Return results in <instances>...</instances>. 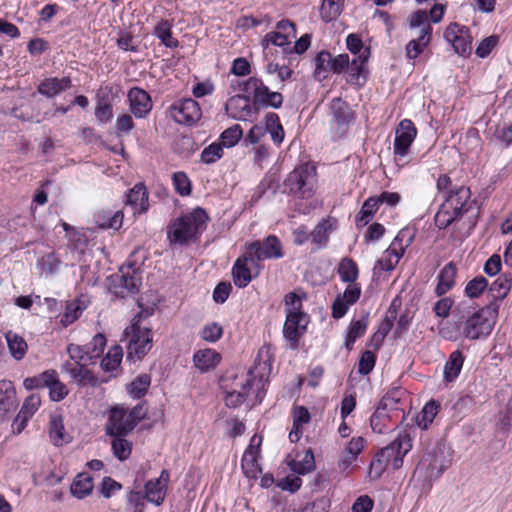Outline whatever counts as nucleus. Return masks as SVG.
<instances>
[{"label": "nucleus", "instance_id": "nucleus-1", "mask_svg": "<svg viewBox=\"0 0 512 512\" xmlns=\"http://www.w3.org/2000/svg\"><path fill=\"white\" fill-rule=\"evenodd\" d=\"M270 371L269 361H259L246 374L236 377L234 387L226 393V406L235 408L244 402L251 406L259 404L265 395Z\"/></svg>", "mask_w": 512, "mask_h": 512}, {"label": "nucleus", "instance_id": "nucleus-2", "mask_svg": "<svg viewBox=\"0 0 512 512\" xmlns=\"http://www.w3.org/2000/svg\"><path fill=\"white\" fill-rule=\"evenodd\" d=\"M338 274L342 282L348 283L342 294L332 304V316L335 319L344 317L349 307L355 304L361 295V287L356 283L358 278L357 264L351 258H343L338 265Z\"/></svg>", "mask_w": 512, "mask_h": 512}, {"label": "nucleus", "instance_id": "nucleus-3", "mask_svg": "<svg viewBox=\"0 0 512 512\" xmlns=\"http://www.w3.org/2000/svg\"><path fill=\"white\" fill-rule=\"evenodd\" d=\"M207 215L201 208L174 220L169 226L168 239L171 244L183 245L195 239L206 228Z\"/></svg>", "mask_w": 512, "mask_h": 512}, {"label": "nucleus", "instance_id": "nucleus-4", "mask_svg": "<svg viewBox=\"0 0 512 512\" xmlns=\"http://www.w3.org/2000/svg\"><path fill=\"white\" fill-rule=\"evenodd\" d=\"M411 39L406 44V57L416 59L429 46L432 38V26L428 21L427 12L417 10L407 18Z\"/></svg>", "mask_w": 512, "mask_h": 512}, {"label": "nucleus", "instance_id": "nucleus-5", "mask_svg": "<svg viewBox=\"0 0 512 512\" xmlns=\"http://www.w3.org/2000/svg\"><path fill=\"white\" fill-rule=\"evenodd\" d=\"M469 199L470 190L465 186H459L445 192L443 202L434 218L436 226L439 229H445L457 220L465 210Z\"/></svg>", "mask_w": 512, "mask_h": 512}, {"label": "nucleus", "instance_id": "nucleus-6", "mask_svg": "<svg viewBox=\"0 0 512 512\" xmlns=\"http://www.w3.org/2000/svg\"><path fill=\"white\" fill-rule=\"evenodd\" d=\"M499 305L492 302L486 307L475 311L463 324V335L471 340L488 336L495 324Z\"/></svg>", "mask_w": 512, "mask_h": 512}, {"label": "nucleus", "instance_id": "nucleus-7", "mask_svg": "<svg viewBox=\"0 0 512 512\" xmlns=\"http://www.w3.org/2000/svg\"><path fill=\"white\" fill-rule=\"evenodd\" d=\"M124 334L128 340L127 359L131 361L141 360L152 348V333L150 328L140 323V316H135L131 325Z\"/></svg>", "mask_w": 512, "mask_h": 512}, {"label": "nucleus", "instance_id": "nucleus-8", "mask_svg": "<svg viewBox=\"0 0 512 512\" xmlns=\"http://www.w3.org/2000/svg\"><path fill=\"white\" fill-rule=\"evenodd\" d=\"M329 130L334 140L342 139L348 133L355 120V113L350 105L341 98H334L329 106Z\"/></svg>", "mask_w": 512, "mask_h": 512}, {"label": "nucleus", "instance_id": "nucleus-9", "mask_svg": "<svg viewBox=\"0 0 512 512\" xmlns=\"http://www.w3.org/2000/svg\"><path fill=\"white\" fill-rule=\"evenodd\" d=\"M141 286V273L136 264L128 263L110 277L112 292L120 297L136 293Z\"/></svg>", "mask_w": 512, "mask_h": 512}, {"label": "nucleus", "instance_id": "nucleus-10", "mask_svg": "<svg viewBox=\"0 0 512 512\" xmlns=\"http://www.w3.org/2000/svg\"><path fill=\"white\" fill-rule=\"evenodd\" d=\"M413 236L408 229L401 230L374 266V272L391 271L398 264Z\"/></svg>", "mask_w": 512, "mask_h": 512}, {"label": "nucleus", "instance_id": "nucleus-11", "mask_svg": "<svg viewBox=\"0 0 512 512\" xmlns=\"http://www.w3.org/2000/svg\"><path fill=\"white\" fill-rule=\"evenodd\" d=\"M290 193L299 198H310L315 187V173L308 165H300L289 173L284 182Z\"/></svg>", "mask_w": 512, "mask_h": 512}, {"label": "nucleus", "instance_id": "nucleus-12", "mask_svg": "<svg viewBox=\"0 0 512 512\" xmlns=\"http://www.w3.org/2000/svg\"><path fill=\"white\" fill-rule=\"evenodd\" d=\"M246 90L252 94L254 102L261 106L277 109L283 103L282 94L271 91L261 78L250 77L246 82Z\"/></svg>", "mask_w": 512, "mask_h": 512}, {"label": "nucleus", "instance_id": "nucleus-13", "mask_svg": "<svg viewBox=\"0 0 512 512\" xmlns=\"http://www.w3.org/2000/svg\"><path fill=\"white\" fill-rule=\"evenodd\" d=\"M412 441L407 432L400 433L389 445L382 448L378 455L384 459L388 465L398 469L403 464L404 456L411 450Z\"/></svg>", "mask_w": 512, "mask_h": 512}, {"label": "nucleus", "instance_id": "nucleus-14", "mask_svg": "<svg viewBox=\"0 0 512 512\" xmlns=\"http://www.w3.org/2000/svg\"><path fill=\"white\" fill-rule=\"evenodd\" d=\"M417 136V129L410 119H403L395 129L393 154L397 160L405 158Z\"/></svg>", "mask_w": 512, "mask_h": 512}, {"label": "nucleus", "instance_id": "nucleus-15", "mask_svg": "<svg viewBox=\"0 0 512 512\" xmlns=\"http://www.w3.org/2000/svg\"><path fill=\"white\" fill-rule=\"evenodd\" d=\"M260 269V263L246 251L234 263L232 269L234 284L239 288L246 287L251 282L253 275H258Z\"/></svg>", "mask_w": 512, "mask_h": 512}, {"label": "nucleus", "instance_id": "nucleus-16", "mask_svg": "<svg viewBox=\"0 0 512 512\" xmlns=\"http://www.w3.org/2000/svg\"><path fill=\"white\" fill-rule=\"evenodd\" d=\"M444 37L458 55L467 57L471 54L472 36L466 26L452 23L446 28Z\"/></svg>", "mask_w": 512, "mask_h": 512}, {"label": "nucleus", "instance_id": "nucleus-17", "mask_svg": "<svg viewBox=\"0 0 512 512\" xmlns=\"http://www.w3.org/2000/svg\"><path fill=\"white\" fill-rule=\"evenodd\" d=\"M171 117L179 124L193 125L202 116L201 108L192 98L175 102L170 109Z\"/></svg>", "mask_w": 512, "mask_h": 512}, {"label": "nucleus", "instance_id": "nucleus-18", "mask_svg": "<svg viewBox=\"0 0 512 512\" xmlns=\"http://www.w3.org/2000/svg\"><path fill=\"white\" fill-rule=\"evenodd\" d=\"M309 323L307 314H288L283 326V336L290 349H296Z\"/></svg>", "mask_w": 512, "mask_h": 512}, {"label": "nucleus", "instance_id": "nucleus-19", "mask_svg": "<svg viewBox=\"0 0 512 512\" xmlns=\"http://www.w3.org/2000/svg\"><path fill=\"white\" fill-rule=\"evenodd\" d=\"M295 38V25L290 20L285 19L277 23L275 31H271L264 36L261 45L264 51H268L270 44L285 47L286 45H290L291 41Z\"/></svg>", "mask_w": 512, "mask_h": 512}, {"label": "nucleus", "instance_id": "nucleus-20", "mask_svg": "<svg viewBox=\"0 0 512 512\" xmlns=\"http://www.w3.org/2000/svg\"><path fill=\"white\" fill-rule=\"evenodd\" d=\"M247 252L259 263L265 259H278L283 256L281 243L274 235L268 236L263 242L254 241L248 244Z\"/></svg>", "mask_w": 512, "mask_h": 512}, {"label": "nucleus", "instance_id": "nucleus-21", "mask_svg": "<svg viewBox=\"0 0 512 512\" xmlns=\"http://www.w3.org/2000/svg\"><path fill=\"white\" fill-rule=\"evenodd\" d=\"M133 421L128 415V408L116 406L110 410L106 433L110 436H125L134 429Z\"/></svg>", "mask_w": 512, "mask_h": 512}, {"label": "nucleus", "instance_id": "nucleus-22", "mask_svg": "<svg viewBox=\"0 0 512 512\" xmlns=\"http://www.w3.org/2000/svg\"><path fill=\"white\" fill-rule=\"evenodd\" d=\"M450 461L444 456V451L439 449L433 455L424 456L418 465V470H424L426 478L436 480L449 467Z\"/></svg>", "mask_w": 512, "mask_h": 512}, {"label": "nucleus", "instance_id": "nucleus-23", "mask_svg": "<svg viewBox=\"0 0 512 512\" xmlns=\"http://www.w3.org/2000/svg\"><path fill=\"white\" fill-rule=\"evenodd\" d=\"M261 438L253 436L249 447L245 450L242 460L241 467L243 473L247 478L255 479L261 473V466L259 464Z\"/></svg>", "mask_w": 512, "mask_h": 512}, {"label": "nucleus", "instance_id": "nucleus-24", "mask_svg": "<svg viewBox=\"0 0 512 512\" xmlns=\"http://www.w3.org/2000/svg\"><path fill=\"white\" fill-rule=\"evenodd\" d=\"M169 480V472L162 470L158 478L150 480L145 484L144 498L148 502L160 506L164 502Z\"/></svg>", "mask_w": 512, "mask_h": 512}, {"label": "nucleus", "instance_id": "nucleus-25", "mask_svg": "<svg viewBox=\"0 0 512 512\" xmlns=\"http://www.w3.org/2000/svg\"><path fill=\"white\" fill-rule=\"evenodd\" d=\"M225 109L230 117L240 121L248 120L254 113L250 99L242 95L231 97L227 101Z\"/></svg>", "mask_w": 512, "mask_h": 512}, {"label": "nucleus", "instance_id": "nucleus-26", "mask_svg": "<svg viewBox=\"0 0 512 512\" xmlns=\"http://www.w3.org/2000/svg\"><path fill=\"white\" fill-rule=\"evenodd\" d=\"M128 100L132 113L138 118L145 117L152 109L149 94L141 88H132L128 93Z\"/></svg>", "mask_w": 512, "mask_h": 512}, {"label": "nucleus", "instance_id": "nucleus-27", "mask_svg": "<svg viewBox=\"0 0 512 512\" xmlns=\"http://www.w3.org/2000/svg\"><path fill=\"white\" fill-rule=\"evenodd\" d=\"M366 57L357 56L351 62L347 54L332 56V72L341 73L345 69L352 75L359 77L363 71Z\"/></svg>", "mask_w": 512, "mask_h": 512}, {"label": "nucleus", "instance_id": "nucleus-28", "mask_svg": "<svg viewBox=\"0 0 512 512\" xmlns=\"http://www.w3.org/2000/svg\"><path fill=\"white\" fill-rule=\"evenodd\" d=\"M41 405V398L37 394L29 395L23 402L22 407L15 418L14 425L19 434L26 427L28 420L36 413Z\"/></svg>", "mask_w": 512, "mask_h": 512}, {"label": "nucleus", "instance_id": "nucleus-29", "mask_svg": "<svg viewBox=\"0 0 512 512\" xmlns=\"http://www.w3.org/2000/svg\"><path fill=\"white\" fill-rule=\"evenodd\" d=\"M338 222L335 218L328 217L319 222L311 232V242L316 248L326 246L330 235L337 229Z\"/></svg>", "mask_w": 512, "mask_h": 512}, {"label": "nucleus", "instance_id": "nucleus-30", "mask_svg": "<svg viewBox=\"0 0 512 512\" xmlns=\"http://www.w3.org/2000/svg\"><path fill=\"white\" fill-rule=\"evenodd\" d=\"M127 205L134 214H141L148 210V192L143 184L135 185L127 195Z\"/></svg>", "mask_w": 512, "mask_h": 512}, {"label": "nucleus", "instance_id": "nucleus-31", "mask_svg": "<svg viewBox=\"0 0 512 512\" xmlns=\"http://www.w3.org/2000/svg\"><path fill=\"white\" fill-rule=\"evenodd\" d=\"M71 87L69 77H50L44 79L38 86V92L46 97H55Z\"/></svg>", "mask_w": 512, "mask_h": 512}, {"label": "nucleus", "instance_id": "nucleus-32", "mask_svg": "<svg viewBox=\"0 0 512 512\" xmlns=\"http://www.w3.org/2000/svg\"><path fill=\"white\" fill-rule=\"evenodd\" d=\"M16 391L14 385L9 380L0 381V420L14 408Z\"/></svg>", "mask_w": 512, "mask_h": 512}, {"label": "nucleus", "instance_id": "nucleus-33", "mask_svg": "<svg viewBox=\"0 0 512 512\" xmlns=\"http://www.w3.org/2000/svg\"><path fill=\"white\" fill-rule=\"evenodd\" d=\"M111 89L108 87L101 88L98 92V101L95 107V117L100 123H108L113 118V108L108 95Z\"/></svg>", "mask_w": 512, "mask_h": 512}, {"label": "nucleus", "instance_id": "nucleus-34", "mask_svg": "<svg viewBox=\"0 0 512 512\" xmlns=\"http://www.w3.org/2000/svg\"><path fill=\"white\" fill-rule=\"evenodd\" d=\"M293 426L289 433V439L292 443H296L300 440L303 434V425L308 424L311 420V416L307 408L304 406H295L292 412Z\"/></svg>", "mask_w": 512, "mask_h": 512}, {"label": "nucleus", "instance_id": "nucleus-35", "mask_svg": "<svg viewBox=\"0 0 512 512\" xmlns=\"http://www.w3.org/2000/svg\"><path fill=\"white\" fill-rule=\"evenodd\" d=\"M457 274L456 265L452 262L446 264L437 276L438 283L435 288V294L442 296L450 291L455 285V277Z\"/></svg>", "mask_w": 512, "mask_h": 512}, {"label": "nucleus", "instance_id": "nucleus-36", "mask_svg": "<svg viewBox=\"0 0 512 512\" xmlns=\"http://www.w3.org/2000/svg\"><path fill=\"white\" fill-rule=\"evenodd\" d=\"M63 369L69 374L71 379L77 382L79 385H95L96 379L84 364H73L72 362H66L63 365Z\"/></svg>", "mask_w": 512, "mask_h": 512}, {"label": "nucleus", "instance_id": "nucleus-37", "mask_svg": "<svg viewBox=\"0 0 512 512\" xmlns=\"http://www.w3.org/2000/svg\"><path fill=\"white\" fill-rule=\"evenodd\" d=\"M290 470L299 475L310 473L315 468V459L313 452L309 449L303 454H297L296 458L287 460Z\"/></svg>", "mask_w": 512, "mask_h": 512}, {"label": "nucleus", "instance_id": "nucleus-38", "mask_svg": "<svg viewBox=\"0 0 512 512\" xmlns=\"http://www.w3.org/2000/svg\"><path fill=\"white\" fill-rule=\"evenodd\" d=\"M220 360V354L211 348L198 350L193 356L195 366L202 372L215 368Z\"/></svg>", "mask_w": 512, "mask_h": 512}, {"label": "nucleus", "instance_id": "nucleus-39", "mask_svg": "<svg viewBox=\"0 0 512 512\" xmlns=\"http://www.w3.org/2000/svg\"><path fill=\"white\" fill-rule=\"evenodd\" d=\"M49 437L55 446H62L70 442L71 438L65 430L63 419L60 415L51 416Z\"/></svg>", "mask_w": 512, "mask_h": 512}, {"label": "nucleus", "instance_id": "nucleus-40", "mask_svg": "<svg viewBox=\"0 0 512 512\" xmlns=\"http://www.w3.org/2000/svg\"><path fill=\"white\" fill-rule=\"evenodd\" d=\"M47 382L45 387L49 389V396L52 401L58 402L63 400L68 395V389L63 384L55 370H48V375L45 376Z\"/></svg>", "mask_w": 512, "mask_h": 512}, {"label": "nucleus", "instance_id": "nucleus-41", "mask_svg": "<svg viewBox=\"0 0 512 512\" xmlns=\"http://www.w3.org/2000/svg\"><path fill=\"white\" fill-rule=\"evenodd\" d=\"M93 487L92 477L88 473L83 472L74 478L70 491L74 497L83 499L92 493Z\"/></svg>", "mask_w": 512, "mask_h": 512}, {"label": "nucleus", "instance_id": "nucleus-42", "mask_svg": "<svg viewBox=\"0 0 512 512\" xmlns=\"http://www.w3.org/2000/svg\"><path fill=\"white\" fill-rule=\"evenodd\" d=\"M61 261L54 252H49L37 259L36 267L41 276H51L59 271Z\"/></svg>", "mask_w": 512, "mask_h": 512}, {"label": "nucleus", "instance_id": "nucleus-43", "mask_svg": "<svg viewBox=\"0 0 512 512\" xmlns=\"http://www.w3.org/2000/svg\"><path fill=\"white\" fill-rule=\"evenodd\" d=\"M512 285V275L504 273L500 275L490 286V292L494 302L499 305V301L504 299L510 292Z\"/></svg>", "mask_w": 512, "mask_h": 512}, {"label": "nucleus", "instance_id": "nucleus-44", "mask_svg": "<svg viewBox=\"0 0 512 512\" xmlns=\"http://www.w3.org/2000/svg\"><path fill=\"white\" fill-rule=\"evenodd\" d=\"M464 357L459 350L453 351L444 366V378L451 382L454 381L463 366Z\"/></svg>", "mask_w": 512, "mask_h": 512}, {"label": "nucleus", "instance_id": "nucleus-45", "mask_svg": "<svg viewBox=\"0 0 512 512\" xmlns=\"http://www.w3.org/2000/svg\"><path fill=\"white\" fill-rule=\"evenodd\" d=\"M439 408L440 404L437 401L430 400L427 402L420 413L417 415V426L423 430H426L438 414Z\"/></svg>", "mask_w": 512, "mask_h": 512}, {"label": "nucleus", "instance_id": "nucleus-46", "mask_svg": "<svg viewBox=\"0 0 512 512\" xmlns=\"http://www.w3.org/2000/svg\"><path fill=\"white\" fill-rule=\"evenodd\" d=\"M87 308L85 300L75 299L66 305L65 312L60 319L64 326H68L75 322L82 312Z\"/></svg>", "mask_w": 512, "mask_h": 512}, {"label": "nucleus", "instance_id": "nucleus-47", "mask_svg": "<svg viewBox=\"0 0 512 512\" xmlns=\"http://www.w3.org/2000/svg\"><path fill=\"white\" fill-rule=\"evenodd\" d=\"M95 223L103 229H114L118 230L121 228L123 223V213L121 211H117L115 213L111 212H101L95 215Z\"/></svg>", "mask_w": 512, "mask_h": 512}, {"label": "nucleus", "instance_id": "nucleus-48", "mask_svg": "<svg viewBox=\"0 0 512 512\" xmlns=\"http://www.w3.org/2000/svg\"><path fill=\"white\" fill-rule=\"evenodd\" d=\"M264 59L267 61L264 67V71L267 75H277L278 80L281 83L289 80L292 77L293 71L287 65H279L269 59V52L264 51Z\"/></svg>", "mask_w": 512, "mask_h": 512}, {"label": "nucleus", "instance_id": "nucleus-49", "mask_svg": "<svg viewBox=\"0 0 512 512\" xmlns=\"http://www.w3.org/2000/svg\"><path fill=\"white\" fill-rule=\"evenodd\" d=\"M5 338L11 355L16 360L22 359L27 351V344L24 338L12 331L7 332Z\"/></svg>", "mask_w": 512, "mask_h": 512}, {"label": "nucleus", "instance_id": "nucleus-50", "mask_svg": "<svg viewBox=\"0 0 512 512\" xmlns=\"http://www.w3.org/2000/svg\"><path fill=\"white\" fill-rule=\"evenodd\" d=\"M172 24L168 20H161L154 29V35L168 48H176L179 42L172 37Z\"/></svg>", "mask_w": 512, "mask_h": 512}, {"label": "nucleus", "instance_id": "nucleus-51", "mask_svg": "<svg viewBox=\"0 0 512 512\" xmlns=\"http://www.w3.org/2000/svg\"><path fill=\"white\" fill-rule=\"evenodd\" d=\"M367 329V320L366 319H359V320H352L349 327L348 332L345 340V346L348 350H351L353 347V344L355 341L362 337Z\"/></svg>", "mask_w": 512, "mask_h": 512}, {"label": "nucleus", "instance_id": "nucleus-52", "mask_svg": "<svg viewBox=\"0 0 512 512\" xmlns=\"http://www.w3.org/2000/svg\"><path fill=\"white\" fill-rule=\"evenodd\" d=\"M123 350L120 346L111 347L101 361V368L106 372L115 371L121 364Z\"/></svg>", "mask_w": 512, "mask_h": 512}, {"label": "nucleus", "instance_id": "nucleus-53", "mask_svg": "<svg viewBox=\"0 0 512 512\" xmlns=\"http://www.w3.org/2000/svg\"><path fill=\"white\" fill-rule=\"evenodd\" d=\"M389 421L390 417L387 413L386 406L380 403L370 418V425L372 430L379 434L384 433L388 428L387 424Z\"/></svg>", "mask_w": 512, "mask_h": 512}, {"label": "nucleus", "instance_id": "nucleus-54", "mask_svg": "<svg viewBox=\"0 0 512 512\" xmlns=\"http://www.w3.org/2000/svg\"><path fill=\"white\" fill-rule=\"evenodd\" d=\"M112 437L113 440L111 442V446L114 456L120 461L128 459L132 451L131 443L128 440H126L124 436Z\"/></svg>", "mask_w": 512, "mask_h": 512}, {"label": "nucleus", "instance_id": "nucleus-55", "mask_svg": "<svg viewBox=\"0 0 512 512\" xmlns=\"http://www.w3.org/2000/svg\"><path fill=\"white\" fill-rule=\"evenodd\" d=\"M63 228L67 232L69 246L73 250L79 253H83L88 244L87 237L79 231H76L74 229L70 230L69 225L67 223H63Z\"/></svg>", "mask_w": 512, "mask_h": 512}, {"label": "nucleus", "instance_id": "nucleus-56", "mask_svg": "<svg viewBox=\"0 0 512 512\" xmlns=\"http://www.w3.org/2000/svg\"><path fill=\"white\" fill-rule=\"evenodd\" d=\"M379 205L380 203L377 196H372L366 199L358 214L359 222L363 225H367L379 209Z\"/></svg>", "mask_w": 512, "mask_h": 512}, {"label": "nucleus", "instance_id": "nucleus-57", "mask_svg": "<svg viewBox=\"0 0 512 512\" xmlns=\"http://www.w3.org/2000/svg\"><path fill=\"white\" fill-rule=\"evenodd\" d=\"M243 131L240 125L236 124L224 130L219 138V143L226 148L235 146L242 138Z\"/></svg>", "mask_w": 512, "mask_h": 512}, {"label": "nucleus", "instance_id": "nucleus-58", "mask_svg": "<svg viewBox=\"0 0 512 512\" xmlns=\"http://www.w3.org/2000/svg\"><path fill=\"white\" fill-rule=\"evenodd\" d=\"M330 71H332V55L329 52L322 51L315 58V75L319 79H324Z\"/></svg>", "mask_w": 512, "mask_h": 512}, {"label": "nucleus", "instance_id": "nucleus-59", "mask_svg": "<svg viewBox=\"0 0 512 512\" xmlns=\"http://www.w3.org/2000/svg\"><path fill=\"white\" fill-rule=\"evenodd\" d=\"M150 386V377L147 374L138 376L128 387V392L133 398L145 395Z\"/></svg>", "mask_w": 512, "mask_h": 512}, {"label": "nucleus", "instance_id": "nucleus-60", "mask_svg": "<svg viewBox=\"0 0 512 512\" xmlns=\"http://www.w3.org/2000/svg\"><path fill=\"white\" fill-rule=\"evenodd\" d=\"M67 352L74 362L73 364H84L89 365L93 363L90 354L88 353V350L79 345L76 344H70L67 347Z\"/></svg>", "mask_w": 512, "mask_h": 512}, {"label": "nucleus", "instance_id": "nucleus-61", "mask_svg": "<svg viewBox=\"0 0 512 512\" xmlns=\"http://www.w3.org/2000/svg\"><path fill=\"white\" fill-rule=\"evenodd\" d=\"M322 19L326 22L337 18L341 13V6L338 0H323L320 10Z\"/></svg>", "mask_w": 512, "mask_h": 512}, {"label": "nucleus", "instance_id": "nucleus-62", "mask_svg": "<svg viewBox=\"0 0 512 512\" xmlns=\"http://www.w3.org/2000/svg\"><path fill=\"white\" fill-rule=\"evenodd\" d=\"M303 295H299L295 292H290L285 296V313L288 314H305L302 311Z\"/></svg>", "mask_w": 512, "mask_h": 512}, {"label": "nucleus", "instance_id": "nucleus-63", "mask_svg": "<svg viewBox=\"0 0 512 512\" xmlns=\"http://www.w3.org/2000/svg\"><path fill=\"white\" fill-rule=\"evenodd\" d=\"M200 335L204 341L214 343L222 337L223 328L219 323L211 322L202 328Z\"/></svg>", "mask_w": 512, "mask_h": 512}, {"label": "nucleus", "instance_id": "nucleus-64", "mask_svg": "<svg viewBox=\"0 0 512 512\" xmlns=\"http://www.w3.org/2000/svg\"><path fill=\"white\" fill-rule=\"evenodd\" d=\"M223 146L219 142H214L206 147L201 153V161L205 164H211L219 160L223 155Z\"/></svg>", "mask_w": 512, "mask_h": 512}]
</instances>
